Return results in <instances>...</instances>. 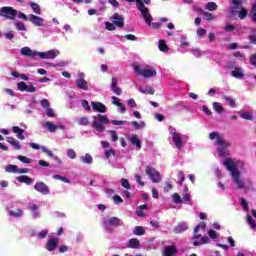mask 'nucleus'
Returning <instances> with one entry per match:
<instances>
[{
	"label": "nucleus",
	"mask_w": 256,
	"mask_h": 256,
	"mask_svg": "<svg viewBox=\"0 0 256 256\" xmlns=\"http://www.w3.org/2000/svg\"><path fill=\"white\" fill-rule=\"evenodd\" d=\"M111 155H112L113 157H115V149L110 148V149H108V150H105L104 156L106 157V159H109V158L111 157Z\"/></svg>",
	"instance_id": "nucleus-47"
},
{
	"label": "nucleus",
	"mask_w": 256,
	"mask_h": 256,
	"mask_svg": "<svg viewBox=\"0 0 256 256\" xmlns=\"http://www.w3.org/2000/svg\"><path fill=\"white\" fill-rule=\"evenodd\" d=\"M2 17L9 19L10 21H14L15 17H17V10L11 6H3Z\"/></svg>",
	"instance_id": "nucleus-7"
},
{
	"label": "nucleus",
	"mask_w": 256,
	"mask_h": 256,
	"mask_svg": "<svg viewBox=\"0 0 256 256\" xmlns=\"http://www.w3.org/2000/svg\"><path fill=\"white\" fill-rule=\"evenodd\" d=\"M45 113L47 117H55V111L50 107L46 108Z\"/></svg>",
	"instance_id": "nucleus-63"
},
{
	"label": "nucleus",
	"mask_w": 256,
	"mask_h": 256,
	"mask_svg": "<svg viewBox=\"0 0 256 256\" xmlns=\"http://www.w3.org/2000/svg\"><path fill=\"white\" fill-rule=\"evenodd\" d=\"M138 91L144 95H155V88L153 86H146L145 89L138 88Z\"/></svg>",
	"instance_id": "nucleus-23"
},
{
	"label": "nucleus",
	"mask_w": 256,
	"mask_h": 256,
	"mask_svg": "<svg viewBox=\"0 0 256 256\" xmlns=\"http://www.w3.org/2000/svg\"><path fill=\"white\" fill-rule=\"evenodd\" d=\"M15 28L17 31H27V27L25 26V24L23 22H15Z\"/></svg>",
	"instance_id": "nucleus-42"
},
{
	"label": "nucleus",
	"mask_w": 256,
	"mask_h": 256,
	"mask_svg": "<svg viewBox=\"0 0 256 256\" xmlns=\"http://www.w3.org/2000/svg\"><path fill=\"white\" fill-rule=\"evenodd\" d=\"M67 156L69 157V159H76L77 153L73 149H68Z\"/></svg>",
	"instance_id": "nucleus-59"
},
{
	"label": "nucleus",
	"mask_w": 256,
	"mask_h": 256,
	"mask_svg": "<svg viewBox=\"0 0 256 256\" xmlns=\"http://www.w3.org/2000/svg\"><path fill=\"white\" fill-rule=\"evenodd\" d=\"M41 107H43V109H49V107H51V104L49 103V100L47 99H42L40 102Z\"/></svg>",
	"instance_id": "nucleus-58"
},
{
	"label": "nucleus",
	"mask_w": 256,
	"mask_h": 256,
	"mask_svg": "<svg viewBox=\"0 0 256 256\" xmlns=\"http://www.w3.org/2000/svg\"><path fill=\"white\" fill-rule=\"evenodd\" d=\"M138 11H140L145 23L147 25H151V22L153 21V16L149 13V8L145 6V4H140L137 6Z\"/></svg>",
	"instance_id": "nucleus-6"
},
{
	"label": "nucleus",
	"mask_w": 256,
	"mask_h": 256,
	"mask_svg": "<svg viewBox=\"0 0 256 256\" xmlns=\"http://www.w3.org/2000/svg\"><path fill=\"white\" fill-rule=\"evenodd\" d=\"M109 123V118L106 115L97 114L93 117L92 127L96 129L98 133H103L106 129L105 125Z\"/></svg>",
	"instance_id": "nucleus-3"
},
{
	"label": "nucleus",
	"mask_w": 256,
	"mask_h": 256,
	"mask_svg": "<svg viewBox=\"0 0 256 256\" xmlns=\"http://www.w3.org/2000/svg\"><path fill=\"white\" fill-rule=\"evenodd\" d=\"M111 21L114 23V25H116V27H125V17L117 12L113 14Z\"/></svg>",
	"instance_id": "nucleus-10"
},
{
	"label": "nucleus",
	"mask_w": 256,
	"mask_h": 256,
	"mask_svg": "<svg viewBox=\"0 0 256 256\" xmlns=\"http://www.w3.org/2000/svg\"><path fill=\"white\" fill-rule=\"evenodd\" d=\"M172 199H173L174 203H176L177 205H179L180 203H183V199H181V196L177 193H174L172 195Z\"/></svg>",
	"instance_id": "nucleus-46"
},
{
	"label": "nucleus",
	"mask_w": 256,
	"mask_h": 256,
	"mask_svg": "<svg viewBox=\"0 0 256 256\" xmlns=\"http://www.w3.org/2000/svg\"><path fill=\"white\" fill-rule=\"evenodd\" d=\"M178 252L177 247L170 245L165 246L162 251L163 256H175V254Z\"/></svg>",
	"instance_id": "nucleus-14"
},
{
	"label": "nucleus",
	"mask_w": 256,
	"mask_h": 256,
	"mask_svg": "<svg viewBox=\"0 0 256 256\" xmlns=\"http://www.w3.org/2000/svg\"><path fill=\"white\" fill-rule=\"evenodd\" d=\"M121 186L124 188V189H131V184L129 183V180L125 179V178H122L121 179Z\"/></svg>",
	"instance_id": "nucleus-49"
},
{
	"label": "nucleus",
	"mask_w": 256,
	"mask_h": 256,
	"mask_svg": "<svg viewBox=\"0 0 256 256\" xmlns=\"http://www.w3.org/2000/svg\"><path fill=\"white\" fill-rule=\"evenodd\" d=\"M250 17L254 23H256V2L252 5V14H250Z\"/></svg>",
	"instance_id": "nucleus-51"
},
{
	"label": "nucleus",
	"mask_w": 256,
	"mask_h": 256,
	"mask_svg": "<svg viewBox=\"0 0 256 256\" xmlns=\"http://www.w3.org/2000/svg\"><path fill=\"white\" fill-rule=\"evenodd\" d=\"M178 177V185H183V182L185 181V175L183 174V172H178L177 174Z\"/></svg>",
	"instance_id": "nucleus-60"
},
{
	"label": "nucleus",
	"mask_w": 256,
	"mask_h": 256,
	"mask_svg": "<svg viewBox=\"0 0 256 256\" xmlns=\"http://www.w3.org/2000/svg\"><path fill=\"white\" fill-rule=\"evenodd\" d=\"M212 105H213L214 111H216V113H219V115H221L223 111H225V108H223V105H221V103L219 102H213Z\"/></svg>",
	"instance_id": "nucleus-31"
},
{
	"label": "nucleus",
	"mask_w": 256,
	"mask_h": 256,
	"mask_svg": "<svg viewBox=\"0 0 256 256\" xmlns=\"http://www.w3.org/2000/svg\"><path fill=\"white\" fill-rule=\"evenodd\" d=\"M199 229H202V231H205L207 229V224L205 222H200L195 228L194 233H199Z\"/></svg>",
	"instance_id": "nucleus-43"
},
{
	"label": "nucleus",
	"mask_w": 256,
	"mask_h": 256,
	"mask_svg": "<svg viewBox=\"0 0 256 256\" xmlns=\"http://www.w3.org/2000/svg\"><path fill=\"white\" fill-rule=\"evenodd\" d=\"M131 125L134 127V129H143L145 127V122H137V121H132Z\"/></svg>",
	"instance_id": "nucleus-44"
},
{
	"label": "nucleus",
	"mask_w": 256,
	"mask_h": 256,
	"mask_svg": "<svg viewBox=\"0 0 256 256\" xmlns=\"http://www.w3.org/2000/svg\"><path fill=\"white\" fill-rule=\"evenodd\" d=\"M208 235L210 239H217V232L215 230H209Z\"/></svg>",
	"instance_id": "nucleus-64"
},
{
	"label": "nucleus",
	"mask_w": 256,
	"mask_h": 256,
	"mask_svg": "<svg viewBox=\"0 0 256 256\" xmlns=\"http://www.w3.org/2000/svg\"><path fill=\"white\" fill-rule=\"evenodd\" d=\"M55 57H57V52H55V50L46 52V59H55Z\"/></svg>",
	"instance_id": "nucleus-50"
},
{
	"label": "nucleus",
	"mask_w": 256,
	"mask_h": 256,
	"mask_svg": "<svg viewBox=\"0 0 256 256\" xmlns=\"http://www.w3.org/2000/svg\"><path fill=\"white\" fill-rule=\"evenodd\" d=\"M209 139L215 141L214 145H218V153L220 157H225L227 155V147H229V142L225 141L219 132H211L209 134Z\"/></svg>",
	"instance_id": "nucleus-2"
},
{
	"label": "nucleus",
	"mask_w": 256,
	"mask_h": 256,
	"mask_svg": "<svg viewBox=\"0 0 256 256\" xmlns=\"http://www.w3.org/2000/svg\"><path fill=\"white\" fill-rule=\"evenodd\" d=\"M18 161H21V163H25L26 165H29L32 163L31 158L27 157V156H23V155H19L17 157Z\"/></svg>",
	"instance_id": "nucleus-41"
},
{
	"label": "nucleus",
	"mask_w": 256,
	"mask_h": 256,
	"mask_svg": "<svg viewBox=\"0 0 256 256\" xmlns=\"http://www.w3.org/2000/svg\"><path fill=\"white\" fill-rule=\"evenodd\" d=\"M146 175L149 176L152 183H159L161 181V173L151 166H146Z\"/></svg>",
	"instance_id": "nucleus-5"
},
{
	"label": "nucleus",
	"mask_w": 256,
	"mask_h": 256,
	"mask_svg": "<svg viewBox=\"0 0 256 256\" xmlns=\"http://www.w3.org/2000/svg\"><path fill=\"white\" fill-rule=\"evenodd\" d=\"M207 35V29L199 27L197 29V36L198 37H205Z\"/></svg>",
	"instance_id": "nucleus-54"
},
{
	"label": "nucleus",
	"mask_w": 256,
	"mask_h": 256,
	"mask_svg": "<svg viewBox=\"0 0 256 256\" xmlns=\"http://www.w3.org/2000/svg\"><path fill=\"white\" fill-rule=\"evenodd\" d=\"M6 141L10 145H12V147H14L15 151H21V143L17 139H15V137H6Z\"/></svg>",
	"instance_id": "nucleus-17"
},
{
	"label": "nucleus",
	"mask_w": 256,
	"mask_h": 256,
	"mask_svg": "<svg viewBox=\"0 0 256 256\" xmlns=\"http://www.w3.org/2000/svg\"><path fill=\"white\" fill-rule=\"evenodd\" d=\"M43 127H46L50 133H55V131H57V126L53 124V122H45Z\"/></svg>",
	"instance_id": "nucleus-30"
},
{
	"label": "nucleus",
	"mask_w": 256,
	"mask_h": 256,
	"mask_svg": "<svg viewBox=\"0 0 256 256\" xmlns=\"http://www.w3.org/2000/svg\"><path fill=\"white\" fill-rule=\"evenodd\" d=\"M30 7H31L32 11H34V13H36V15H41V6H39V4H37L35 2H30Z\"/></svg>",
	"instance_id": "nucleus-35"
},
{
	"label": "nucleus",
	"mask_w": 256,
	"mask_h": 256,
	"mask_svg": "<svg viewBox=\"0 0 256 256\" xmlns=\"http://www.w3.org/2000/svg\"><path fill=\"white\" fill-rule=\"evenodd\" d=\"M28 209L34 213V217H39V206L37 204L30 203Z\"/></svg>",
	"instance_id": "nucleus-29"
},
{
	"label": "nucleus",
	"mask_w": 256,
	"mask_h": 256,
	"mask_svg": "<svg viewBox=\"0 0 256 256\" xmlns=\"http://www.w3.org/2000/svg\"><path fill=\"white\" fill-rule=\"evenodd\" d=\"M81 161L87 165H91V163H93V157L89 154H85V156L81 157Z\"/></svg>",
	"instance_id": "nucleus-40"
},
{
	"label": "nucleus",
	"mask_w": 256,
	"mask_h": 256,
	"mask_svg": "<svg viewBox=\"0 0 256 256\" xmlns=\"http://www.w3.org/2000/svg\"><path fill=\"white\" fill-rule=\"evenodd\" d=\"M231 3L233 6L232 8V13H235V10L241 5L242 1L241 0H231Z\"/></svg>",
	"instance_id": "nucleus-52"
},
{
	"label": "nucleus",
	"mask_w": 256,
	"mask_h": 256,
	"mask_svg": "<svg viewBox=\"0 0 256 256\" xmlns=\"http://www.w3.org/2000/svg\"><path fill=\"white\" fill-rule=\"evenodd\" d=\"M93 111L97 113H107V106L101 102H91Z\"/></svg>",
	"instance_id": "nucleus-13"
},
{
	"label": "nucleus",
	"mask_w": 256,
	"mask_h": 256,
	"mask_svg": "<svg viewBox=\"0 0 256 256\" xmlns=\"http://www.w3.org/2000/svg\"><path fill=\"white\" fill-rule=\"evenodd\" d=\"M55 179H59L60 181H63V183H70L69 178L65 176H61L59 174L54 175Z\"/></svg>",
	"instance_id": "nucleus-61"
},
{
	"label": "nucleus",
	"mask_w": 256,
	"mask_h": 256,
	"mask_svg": "<svg viewBox=\"0 0 256 256\" xmlns=\"http://www.w3.org/2000/svg\"><path fill=\"white\" fill-rule=\"evenodd\" d=\"M231 75L236 79H243V77H245V74L243 73V69L239 67H236L235 70L231 71Z\"/></svg>",
	"instance_id": "nucleus-22"
},
{
	"label": "nucleus",
	"mask_w": 256,
	"mask_h": 256,
	"mask_svg": "<svg viewBox=\"0 0 256 256\" xmlns=\"http://www.w3.org/2000/svg\"><path fill=\"white\" fill-rule=\"evenodd\" d=\"M28 20H30V22L36 27H43V23L45 21L43 18L36 16L35 14H30L28 16Z\"/></svg>",
	"instance_id": "nucleus-12"
},
{
	"label": "nucleus",
	"mask_w": 256,
	"mask_h": 256,
	"mask_svg": "<svg viewBox=\"0 0 256 256\" xmlns=\"http://www.w3.org/2000/svg\"><path fill=\"white\" fill-rule=\"evenodd\" d=\"M7 173H18L19 167L17 165L9 164L5 167Z\"/></svg>",
	"instance_id": "nucleus-36"
},
{
	"label": "nucleus",
	"mask_w": 256,
	"mask_h": 256,
	"mask_svg": "<svg viewBox=\"0 0 256 256\" xmlns=\"http://www.w3.org/2000/svg\"><path fill=\"white\" fill-rule=\"evenodd\" d=\"M16 180L19 183H25V185H33V178H31L27 175L18 176V177H16Z\"/></svg>",
	"instance_id": "nucleus-19"
},
{
	"label": "nucleus",
	"mask_w": 256,
	"mask_h": 256,
	"mask_svg": "<svg viewBox=\"0 0 256 256\" xmlns=\"http://www.w3.org/2000/svg\"><path fill=\"white\" fill-rule=\"evenodd\" d=\"M206 11H217L219 9V6H217V3L215 2H208L205 5Z\"/></svg>",
	"instance_id": "nucleus-32"
},
{
	"label": "nucleus",
	"mask_w": 256,
	"mask_h": 256,
	"mask_svg": "<svg viewBox=\"0 0 256 256\" xmlns=\"http://www.w3.org/2000/svg\"><path fill=\"white\" fill-rule=\"evenodd\" d=\"M134 71L137 75H141L144 79H149L151 77H157V70L155 69H141L139 65L134 66Z\"/></svg>",
	"instance_id": "nucleus-4"
},
{
	"label": "nucleus",
	"mask_w": 256,
	"mask_h": 256,
	"mask_svg": "<svg viewBox=\"0 0 256 256\" xmlns=\"http://www.w3.org/2000/svg\"><path fill=\"white\" fill-rule=\"evenodd\" d=\"M35 191L38 193H41V195H49L51 193V190H49V186L45 184V182H36L34 185Z\"/></svg>",
	"instance_id": "nucleus-9"
},
{
	"label": "nucleus",
	"mask_w": 256,
	"mask_h": 256,
	"mask_svg": "<svg viewBox=\"0 0 256 256\" xmlns=\"http://www.w3.org/2000/svg\"><path fill=\"white\" fill-rule=\"evenodd\" d=\"M8 215L10 217H15L16 219L19 218V217H23V210H21V209H16V211L10 210L8 212Z\"/></svg>",
	"instance_id": "nucleus-28"
},
{
	"label": "nucleus",
	"mask_w": 256,
	"mask_h": 256,
	"mask_svg": "<svg viewBox=\"0 0 256 256\" xmlns=\"http://www.w3.org/2000/svg\"><path fill=\"white\" fill-rule=\"evenodd\" d=\"M240 204L243 206L244 211H249V203L245 198L240 199Z\"/></svg>",
	"instance_id": "nucleus-55"
},
{
	"label": "nucleus",
	"mask_w": 256,
	"mask_h": 256,
	"mask_svg": "<svg viewBox=\"0 0 256 256\" xmlns=\"http://www.w3.org/2000/svg\"><path fill=\"white\" fill-rule=\"evenodd\" d=\"M240 117L242 119H245L246 121H251V119H253V116L249 112H242V113H240Z\"/></svg>",
	"instance_id": "nucleus-48"
},
{
	"label": "nucleus",
	"mask_w": 256,
	"mask_h": 256,
	"mask_svg": "<svg viewBox=\"0 0 256 256\" xmlns=\"http://www.w3.org/2000/svg\"><path fill=\"white\" fill-rule=\"evenodd\" d=\"M130 142L132 145H135L137 149H141V140L139 139V136L137 134L132 135Z\"/></svg>",
	"instance_id": "nucleus-26"
},
{
	"label": "nucleus",
	"mask_w": 256,
	"mask_h": 256,
	"mask_svg": "<svg viewBox=\"0 0 256 256\" xmlns=\"http://www.w3.org/2000/svg\"><path fill=\"white\" fill-rule=\"evenodd\" d=\"M158 47L160 51H163V53H167V51H169V46H167L165 40H159Z\"/></svg>",
	"instance_id": "nucleus-34"
},
{
	"label": "nucleus",
	"mask_w": 256,
	"mask_h": 256,
	"mask_svg": "<svg viewBox=\"0 0 256 256\" xmlns=\"http://www.w3.org/2000/svg\"><path fill=\"white\" fill-rule=\"evenodd\" d=\"M172 140L177 149H183V138H181V134L173 133Z\"/></svg>",
	"instance_id": "nucleus-15"
},
{
	"label": "nucleus",
	"mask_w": 256,
	"mask_h": 256,
	"mask_svg": "<svg viewBox=\"0 0 256 256\" xmlns=\"http://www.w3.org/2000/svg\"><path fill=\"white\" fill-rule=\"evenodd\" d=\"M249 15V12L245 8H241V10L238 12L239 19H245Z\"/></svg>",
	"instance_id": "nucleus-45"
},
{
	"label": "nucleus",
	"mask_w": 256,
	"mask_h": 256,
	"mask_svg": "<svg viewBox=\"0 0 256 256\" xmlns=\"http://www.w3.org/2000/svg\"><path fill=\"white\" fill-rule=\"evenodd\" d=\"M224 101L228 102L229 107L232 109H235L237 105L235 104V99L229 97V96H223Z\"/></svg>",
	"instance_id": "nucleus-37"
},
{
	"label": "nucleus",
	"mask_w": 256,
	"mask_h": 256,
	"mask_svg": "<svg viewBox=\"0 0 256 256\" xmlns=\"http://www.w3.org/2000/svg\"><path fill=\"white\" fill-rule=\"evenodd\" d=\"M76 87L82 89V91H89V84L87 83V80H85V75H78V78L76 79Z\"/></svg>",
	"instance_id": "nucleus-8"
},
{
	"label": "nucleus",
	"mask_w": 256,
	"mask_h": 256,
	"mask_svg": "<svg viewBox=\"0 0 256 256\" xmlns=\"http://www.w3.org/2000/svg\"><path fill=\"white\" fill-rule=\"evenodd\" d=\"M112 103L113 105H116V107H121V101H119V98L117 96H112Z\"/></svg>",
	"instance_id": "nucleus-62"
},
{
	"label": "nucleus",
	"mask_w": 256,
	"mask_h": 256,
	"mask_svg": "<svg viewBox=\"0 0 256 256\" xmlns=\"http://www.w3.org/2000/svg\"><path fill=\"white\" fill-rule=\"evenodd\" d=\"M139 245H140V242H139V239L137 238H131L127 244H126V247L128 249H139Z\"/></svg>",
	"instance_id": "nucleus-20"
},
{
	"label": "nucleus",
	"mask_w": 256,
	"mask_h": 256,
	"mask_svg": "<svg viewBox=\"0 0 256 256\" xmlns=\"http://www.w3.org/2000/svg\"><path fill=\"white\" fill-rule=\"evenodd\" d=\"M189 229V226L185 222H179L176 227L174 228V233L179 234L183 233L184 231H187Z\"/></svg>",
	"instance_id": "nucleus-18"
},
{
	"label": "nucleus",
	"mask_w": 256,
	"mask_h": 256,
	"mask_svg": "<svg viewBox=\"0 0 256 256\" xmlns=\"http://www.w3.org/2000/svg\"><path fill=\"white\" fill-rule=\"evenodd\" d=\"M246 222L251 227V229L256 228V222L255 220H253V216H251L250 214H247Z\"/></svg>",
	"instance_id": "nucleus-38"
},
{
	"label": "nucleus",
	"mask_w": 256,
	"mask_h": 256,
	"mask_svg": "<svg viewBox=\"0 0 256 256\" xmlns=\"http://www.w3.org/2000/svg\"><path fill=\"white\" fill-rule=\"evenodd\" d=\"M105 27L107 31H115V29H117V27H115V23H111V22H106Z\"/></svg>",
	"instance_id": "nucleus-56"
},
{
	"label": "nucleus",
	"mask_w": 256,
	"mask_h": 256,
	"mask_svg": "<svg viewBox=\"0 0 256 256\" xmlns=\"http://www.w3.org/2000/svg\"><path fill=\"white\" fill-rule=\"evenodd\" d=\"M18 91H27V83L25 82H19L17 83Z\"/></svg>",
	"instance_id": "nucleus-53"
},
{
	"label": "nucleus",
	"mask_w": 256,
	"mask_h": 256,
	"mask_svg": "<svg viewBox=\"0 0 256 256\" xmlns=\"http://www.w3.org/2000/svg\"><path fill=\"white\" fill-rule=\"evenodd\" d=\"M118 83H119V80L117 79V77H113L112 83H111L112 91L113 93H115V95L120 96L123 94V90H121V88L117 86Z\"/></svg>",
	"instance_id": "nucleus-16"
},
{
	"label": "nucleus",
	"mask_w": 256,
	"mask_h": 256,
	"mask_svg": "<svg viewBox=\"0 0 256 256\" xmlns=\"http://www.w3.org/2000/svg\"><path fill=\"white\" fill-rule=\"evenodd\" d=\"M108 225L111 227H121V225H123V221H121V219L118 217H111L108 219Z\"/></svg>",
	"instance_id": "nucleus-21"
},
{
	"label": "nucleus",
	"mask_w": 256,
	"mask_h": 256,
	"mask_svg": "<svg viewBox=\"0 0 256 256\" xmlns=\"http://www.w3.org/2000/svg\"><path fill=\"white\" fill-rule=\"evenodd\" d=\"M59 245V238H51L49 239L45 244V249L49 252H53L57 249V246Z\"/></svg>",
	"instance_id": "nucleus-11"
},
{
	"label": "nucleus",
	"mask_w": 256,
	"mask_h": 256,
	"mask_svg": "<svg viewBox=\"0 0 256 256\" xmlns=\"http://www.w3.org/2000/svg\"><path fill=\"white\" fill-rule=\"evenodd\" d=\"M207 243H209V237L208 236H203L201 238V241H194L193 245L194 247H199V245H207Z\"/></svg>",
	"instance_id": "nucleus-33"
},
{
	"label": "nucleus",
	"mask_w": 256,
	"mask_h": 256,
	"mask_svg": "<svg viewBox=\"0 0 256 256\" xmlns=\"http://www.w3.org/2000/svg\"><path fill=\"white\" fill-rule=\"evenodd\" d=\"M21 55H24L26 57H35V55H37V52H34L29 47H24L21 49Z\"/></svg>",
	"instance_id": "nucleus-24"
},
{
	"label": "nucleus",
	"mask_w": 256,
	"mask_h": 256,
	"mask_svg": "<svg viewBox=\"0 0 256 256\" xmlns=\"http://www.w3.org/2000/svg\"><path fill=\"white\" fill-rule=\"evenodd\" d=\"M47 235H49V231L48 230H41L37 234V237H38V239H45V237H47Z\"/></svg>",
	"instance_id": "nucleus-57"
},
{
	"label": "nucleus",
	"mask_w": 256,
	"mask_h": 256,
	"mask_svg": "<svg viewBox=\"0 0 256 256\" xmlns=\"http://www.w3.org/2000/svg\"><path fill=\"white\" fill-rule=\"evenodd\" d=\"M201 15H203L204 19H206V21H215V19H217V17L213 14H211L210 12H206L202 9H199Z\"/></svg>",
	"instance_id": "nucleus-25"
},
{
	"label": "nucleus",
	"mask_w": 256,
	"mask_h": 256,
	"mask_svg": "<svg viewBox=\"0 0 256 256\" xmlns=\"http://www.w3.org/2000/svg\"><path fill=\"white\" fill-rule=\"evenodd\" d=\"M133 234L137 235L138 237H141V236L145 235V228L143 226H136L133 229Z\"/></svg>",
	"instance_id": "nucleus-27"
},
{
	"label": "nucleus",
	"mask_w": 256,
	"mask_h": 256,
	"mask_svg": "<svg viewBox=\"0 0 256 256\" xmlns=\"http://www.w3.org/2000/svg\"><path fill=\"white\" fill-rule=\"evenodd\" d=\"M224 167L231 173L233 183H236L238 189H243L245 187V183L241 180V172H239V168L237 167V163L233 161L231 158H226L223 161Z\"/></svg>",
	"instance_id": "nucleus-1"
},
{
	"label": "nucleus",
	"mask_w": 256,
	"mask_h": 256,
	"mask_svg": "<svg viewBox=\"0 0 256 256\" xmlns=\"http://www.w3.org/2000/svg\"><path fill=\"white\" fill-rule=\"evenodd\" d=\"M76 123L85 127V126L89 125V118L87 116L78 118L76 120Z\"/></svg>",
	"instance_id": "nucleus-39"
}]
</instances>
